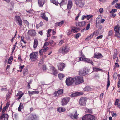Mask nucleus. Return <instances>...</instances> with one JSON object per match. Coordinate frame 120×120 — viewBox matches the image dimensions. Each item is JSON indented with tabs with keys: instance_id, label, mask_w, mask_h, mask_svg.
Here are the masks:
<instances>
[{
	"instance_id": "obj_1",
	"label": "nucleus",
	"mask_w": 120,
	"mask_h": 120,
	"mask_svg": "<svg viewBox=\"0 0 120 120\" xmlns=\"http://www.w3.org/2000/svg\"><path fill=\"white\" fill-rule=\"evenodd\" d=\"M74 83L75 85L79 84L83 82V80L82 77L80 76H76L73 78Z\"/></svg>"
},
{
	"instance_id": "obj_2",
	"label": "nucleus",
	"mask_w": 120,
	"mask_h": 120,
	"mask_svg": "<svg viewBox=\"0 0 120 120\" xmlns=\"http://www.w3.org/2000/svg\"><path fill=\"white\" fill-rule=\"evenodd\" d=\"M69 47L67 46L63 47L60 50V52L63 54H65L68 52L70 51Z\"/></svg>"
},
{
	"instance_id": "obj_3",
	"label": "nucleus",
	"mask_w": 120,
	"mask_h": 120,
	"mask_svg": "<svg viewBox=\"0 0 120 120\" xmlns=\"http://www.w3.org/2000/svg\"><path fill=\"white\" fill-rule=\"evenodd\" d=\"M95 119V116L90 114L85 115L82 118V120H94Z\"/></svg>"
},
{
	"instance_id": "obj_4",
	"label": "nucleus",
	"mask_w": 120,
	"mask_h": 120,
	"mask_svg": "<svg viewBox=\"0 0 120 120\" xmlns=\"http://www.w3.org/2000/svg\"><path fill=\"white\" fill-rule=\"evenodd\" d=\"M38 52H32L30 54V58L32 61H35L37 59L38 57Z\"/></svg>"
},
{
	"instance_id": "obj_5",
	"label": "nucleus",
	"mask_w": 120,
	"mask_h": 120,
	"mask_svg": "<svg viewBox=\"0 0 120 120\" xmlns=\"http://www.w3.org/2000/svg\"><path fill=\"white\" fill-rule=\"evenodd\" d=\"M39 116L35 114H30L28 119L27 120H38Z\"/></svg>"
},
{
	"instance_id": "obj_6",
	"label": "nucleus",
	"mask_w": 120,
	"mask_h": 120,
	"mask_svg": "<svg viewBox=\"0 0 120 120\" xmlns=\"http://www.w3.org/2000/svg\"><path fill=\"white\" fill-rule=\"evenodd\" d=\"M87 100L86 98L82 97L80 98L79 100V104L80 105L85 106L86 105V102Z\"/></svg>"
},
{
	"instance_id": "obj_7",
	"label": "nucleus",
	"mask_w": 120,
	"mask_h": 120,
	"mask_svg": "<svg viewBox=\"0 0 120 120\" xmlns=\"http://www.w3.org/2000/svg\"><path fill=\"white\" fill-rule=\"evenodd\" d=\"M66 83L68 86H70L72 85L74 82V80L73 78L69 77L67 78L66 80Z\"/></svg>"
},
{
	"instance_id": "obj_8",
	"label": "nucleus",
	"mask_w": 120,
	"mask_h": 120,
	"mask_svg": "<svg viewBox=\"0 0 120 120\" xmlns=\"http://www.w3.org/2000/svg\"><path fill=\"white\" fill-rule=\"evenodd\" d=\"M78 114H77V112L76 110H75L73 113L70 114L69 116L70 117L73 119H77L78 117Z\"/></svg>"
},
{
	"instance_id": "obj_9",
	"label": "nucleus",
	"mask_w": 120,
	"mask_h": 120,
	"mask_svg": "<svg viewBox=\"0 0 120 120\" xmlns=\"http://www.w3.org/2000/svg\"><path fill=\"white\" fill-rule=\"evenodd\" d=\"M15 18L16 22L19 26H21L22 24V21L20 16L17 15L15 16Z\"/></svg>"
},
{
	"instance_id": "obj_10",
	"label": "nucleus",
	"mask_w": 120,
	"mask_h": 120,
	"mask_svg": "<svg viewBox=\"0 0 120 120\" xmlns=\"http://www.w3.org/2000/svg\"><path fill=\"white\" fill-rule=\"evenodd\" d=\"M70 98L69 97H65L61 99V105L63 106L66 105L69 101Z\"/></svg>"
},
{
	"instance_id": "obj_11",
	"label": "nucleus",
	"mask_w": 120,
	"mask_h": 120,
	"mask_svg": "<svg viewBox=\"0 0 120 120\" xmlns=\"http://www.w3.org/2000/svg\"><path fill=\"white\" fill-rule=\"evenodd\" d=\"M63 89H60L57 91H55L53 95L55 97L58 96L62 94L63 93Z\"/></svg>"
},
{
	"instance_id": "obj_12",
	"label": "nucleus",
	"mask_w": 120,
	"mask_h": 120,
	"mask_svg": "<svg viewBox=\"0 0 120 120\" xmlns=\"http://www.w3.org/2000/svg\"><path fill=\"white\" fill-rule=\"evenodd\" d=\"M86 22L84 21L82 22H78L77 23H76V26H78L80 27H84L85 26Z\"/></svg>"
},
{
	"instance_id": "obj_13",
	"label": "nucleus",
	"mask_w": 120,
	"mask_h": 120,
	"mask_svg": "<svg viewBox=\"0 0 120 120\" xmlns=\"http://www.w3.org/2000/svg\"><path fill=\"white\" fill-rule=\"evenodd\" d=\"M57 66L59 70L62 71L65 67V64L63 63H60L58 64Z\"/></svg>"
},
{
	"instance_id": "obj_14",
	"label": "nucleus",
	"mask_w": 120,
	"mask_h": 120,
	"mask_svg": "<svg viewBox=\"0 0 120 120\" xmlns=\"http://www.w3.org/2000/svg\"><path fill=\"white\" fill-rule=\"evenodd\" d=\"M27 34L32 36H34L36 35V33L34 30H29L27 32Z\"/></svg>"
},
{
	"instance_id": "obj_15",
	"label": "nucleus",
	"mask_w": 120,
	"mask_h": 120,
	"mask_svg": "<svg viewBox=\"0 0 120 120\" xmlns=\"http://www.w3.org/2000/svg\"><path fill=\"white\" fill-rule=\"evenodd\" d=\"M93 57L95 58L98 59L102 58L103 56L100 53L96 52L94 53Z\"/></svg>"
},
{
	"instance_id": "obj_16",
	"label": "nucleus",
	"mask_w": 120,
	"mask_h": 120,
	"mask_svg": "<svg viewBox=\"0 0 120 120\" xmlns=\"http://www.w3.org/2000/svg\"><path fill=\"white\" fill-rule=\"evenodd\" d=\"M75 4L77 6H79L82 8L83 7L84 5V1L83 0H82L78 2L77 4L75 3Z\"/></svg>"
},
{
	"instance_id": "obj_17",
	"label": "nucleus",
	"mask_w": 120,
	"mask_h": 120,
	"mask_svg": "<svg viewBox=\"0 0 120 120\" xmlns=\"http://www.w3.org/2000/svg\"><path fill=\"white\" fill-rule=\"evenodd\" d=\"M8 115L7 114H3L0 116V120H8Z\"/></svg>"
},
{
	"instance_id": "obj_18",
	"label": "nucleus",
	"mask_w": 120,
	"mask_h": 120,
	"mask_svg": "<svg viewBox=\"0 0 120 120\" xmlns=\"http://www.w3.org/2000/svg\"><path fill=\"white\" fill-rule=\"evenodd\" d=\"M45 3V0H38V3L39 7H42Z\"/></svg>"
},
{
	"instance_id": "obj_19",
	"label": "nucleus",
	"mask_w": 120,
	"mask_h": 120,
	"mask_svg": "<svg viewBox=\"0 0 120 120\" xmlns=\"http://www.w3.org/2000/svg\"><path fill=\"white\" fill-rule=\"evenodd\" d=\"M72 6V2L71 0H69L68 1L67 5V9H71Z\"/></svg>"
},
{
	"instance_id": "obj_20",
	"label": "nucleus",
	"mask_w": 120,
	"mask_h": 120,
	"mask_svg": "<svg viewBox=\"0 0 120 120\" xmlns=\"http://www.w3.org/2000/svg\"><path fill=\"white\" fill-rule=\"evenodd\" d=\"M84 90L85 91H91L92 89L89 86H86L84 89Z\"/></svg>"
},
{
	"instance_id": "obj_21",
	"label": "nucleus",
	"mask_w": 120,
	"mask_h": 120,
	"mask_svg": "<svg viewBox=\"0 0 120 120\" xmlns=\"http://www.w3.org/2000/svg\"><path fill=\"white\" fill-rule=\"evenodd\" d=\"M41 16L42 19H44L46 21H48V18L46 17V15L45 14V13H42L41 15Z\"/></svg>"
},
{
	"instance_id": "obj_22",
	"label": "nucleus",
	"mask_w": 120,
	"mask_h": 120,
	"mask_svg": "<svg viewBox=\"0 0 120 120\" xmlns=\"http://www.w3.org/2000/svg\"><path fill=\"white\" fill-rule=\"evenodd\" d=\"M64 21L62 20L61 22H58L55 23V25L60 27L64 23Z\"/></svg>"
},
{
	"instance_id": "obj_23",
	"label": "nucleus",
	"mask_w": 120,
	"mask_h": 120,
	"mask_svg": "<svg viewBox=\"0 0 120 120\" xmlns=\"http://www.w3.org/2000/svg\"><path fill=\"white\" fill-rule=\"evenodd\" d=\"M38 44V41L37 39H35L34 40V49L36 48L37 47Z\"/></svg>"
},
{
	"instance_id": "obj_24",
	"label": "nucleus",
	"mask_w": 120,
	"mask_h": 120,
	"mask_svg": "<svg viewBox=\"0 0 120 120\" xmlns=\"http://www.w3.org/2000/svg\"><path fill=\"white\" fill-rule=\"evenodd\" d=\"M51 70L53 72V74L55 75L57 74V70L55 69V68L53 66H52L51 68Z\"/></svg>"
},
{
	"instance_id": "obj_25",
	"label": "nucleus",
	"mask_w": 120,
	"mask_h": 120,
	"mask_svg": "<svg viewBox=\"0 0 120 120\" xmlns=\"http://www.w3.org/2000/svg\"><path fill=\"white\" fill-rule=\"evenodd\" d=\"M84 69L85 70V72L83 73L84 75H86L88 74L89 73V72L90 71V69H88L86 67H85Z\"/></svg>"
},
{
	"instance_id": "obj_26",
	"label": "nucleus",
	"mask_w": 120,
	"mask_h": 120,
	"mask_svg": "<svg viewBox=\"0 0 120 120\" xmlns=\"http://www.w3.org/2000/svg\"><path fill=\"white\" fill-rule=\"evenodd\" d=\"M80 95V92H77L75 93L72 94L71 95V97H74Z\"/></svg>"
},
{
	"instance_id": "obj_27",
	"label": "nucleus",
	"mask_w": 120,
	"mask_h": 120,
	"mask_svg": "<svg viewBox=\"0 0 120 120\" xmlns=\"http://www.w3.org/2000/svg\"><path fill=\"white\" fill-rule=\"evenodd\" d=\"M120 27L119 25H117L114 27V30L116 32H119Z\"/></svg>"
},
{
	"instance_id": "obj_28",
	"label": "nucleus",
	"mask_w": 120,
	"mask_h": 120,
	"mask_svg": "<svg viewBox=\"0 0 120 120\" xmlns=\"http://www.w3.org/2000/svg\"><path fill=\"white\" fill-rule=\"evenodd\" d=\"M57 111L59 112H61L65 111V109L63 108L60 107L57 109Z\"/></svg>"
},
{
	"instance_id": "obj_29",
	"label": "nucleus",
	"mask_w": 120,
	"mask_h": 120,
	"mask_svg": "<svg viewBox=\"0 0 120 120\" xmlns=\"http://www.w3.org/2000/svg\"><path fill=\"white\" fill-rule=\"evenodd\" d=\"M94 32L93 33V34H91L86 39V40H90L93 37L94 35Z\"/></svg>"
},
{
	"instance_id": "obj_30",
	"label": "nucleus",
	"mask_w": 120,
	"mask_h": 120,
	"mask_svg": "<svg viewBox=\"0 0 120 120\" xmlns=\"http://www.w3.org/2000/svg\"><path fill=\"white\" fill-rule=\"evenodd\" d=\"M43 25V22H42L41 21L39 23L36 24V27L37 29H38L40 27L42 26Z\"/></svg>"
},
{
	"instance_id": "obj_31",
	"label": "nucleus",
	"mask_w": 120,
	"mask_h": 120,
	"mask_svg": "<svg viewBox=\"0 0 120 120\" xmlns=\"http://www.w3.org/2000/svg\"><path fill=\"white\" fill-rule=\"evenodd\" d=\"M28 93L30 94H37L39 93V91H32L30 92L28 91Z\"/></svg>"
},
{
	"instance_id": "obj_32",
	"label": "nucleus",
	"mask_w": 120,
	"mask_h": 120,
	"mask_svg": "<svg viewBox=\"0 0 120 120\" xmlns=\"http://www.w3.org/2000/svg\"><path fill=\"white\" fill-rule=\"evenodd\" d=\"M93 71H102V69L97 68L93 67Z\"/></svg>"
},
{
	"instance_id": "obj_33",
	"label": "nucleus",
	"mask_w": 120,
	"mask_h": 120,
	"mask_svg": "<svg viewBox=\"0 0 120 120\" xmlns=\"http://www.w3.org/2000/svg\"><path fill=\"white\" fill-rule=\"evenodd\" d=\"M85 112L87 113H92V111L91 109H88L86 108L85 109Z\"/></svg>"
},
{
	"instance_id": "obj_34",
	"label": "nucleus",
	"mask_w": 120,
	"mask_h": 120,
	"mask_svg": "<svg viewBox=\"0 0 120 120\" xmlns=\"http://www.w3.org/2000/svg\"><path fill=\"white\" fill-rule=\"evenodd\" d=\"M73 28H72L71 30V31L72 32H73L74 33H77L78 31L76 30H77V28L76 27H73Z\"/></svg>"
},
{
	"instance_id": "obj_35",
	"label": "nucleus",
	"mask_w": 120,
	"mask_h": 120,
	"mask_svg": "<svg viewBox=\"0 0 120 120\" xmlns=\"http://www.w3.org/2000/svg\"><path fill=\"white\" fill-rule=\"evenodd\" d=\"M23 108V106L22 104L21 103H20L18 108V111L19 112L21 111L22 108Z\"/></svg>"
},
{
	"instance_id": "obj_36",
	"label": "nucleus",
	"mask_w": 120,
	"mask_h": 120,
	"mask_svg": "<svg viewBox=\"0 0 120 120\" xmlns=\"http://www.w3.org/2000/svg\"><path fill=\"white\" fill-rule=\"evenodd\" d=\"M58 77L59 79H62L64 77V76L62 74H58Z\"/></svg>"
},
{
	"instance_id": "obj_37",
	"label": "nucleus",
	"mask_w": 120,
	"mask_h": 120,
	"mask_svg": "<svg viewBox=\"0 0 120 120\" xmlns=\"http://www.w3.org/2000/svg\"><path fill=\"white\" fill-rule=\"evenodd\" d=\"M84 69V68H83L82 70H81L79 71V74L80 75H84L83 74L85 72V71Z\"/></svg>"
},
{
	"instance_id": "obj_38",
	"label": "nucleus",
	"mask_w": 120,
	"mask_h": 120,
	"mask_svg": "<svg viewBox=\"0 0 120 120\" xmlns=\"http://www.w3.org/2000/svg\"><path fill=\"white\" fill-rule=\"evenodd\" d=\"M50 1L51 3L57 5H58L59 4V3L57 1L55 0H50Z\"/></svg>"
},
{
	"instance_id": "obj_39",
	"label": "nucleus",
	"mask_w": 120,
	"mask_h": 120,
	"mask_svg": "<svg viewBox=\"0 0 120 120\" xmlns=\"http://www.w3.org/2000/svg\"><path fill=\"white\" fill-rule=\"evenodd\" d=\"M23 72L24 75L25 76L28 73L27 69L26 68L23 71Z\"/></svg>"
},
{
	"instance_id": "obj_40",
	"label": "nucleus",
	"mask_w": 120,
	"mask_h": 120,
	"mask_svg": "<svg viewBox=\"0 0 120 120\" xmlns=\"http://www.w3.org/2000/svg\"><path fill=\"white\" fill-rule=\"evenodd\" d=\"M13 58L12 56H11L8 60V64H10L12 62Z\"/></svg>"
},
{
	"instance_id": "obj_41",
	"label": "nucleus",
	"mask_w": 120,
	"mask_h": 120,
	"mask_svg": "<svg viewBox=\"0 0 120 120\" xmlns=\"http://www.w3.org/2000/svg\"><path fill=\"white\" fill-rule=\"evenodd\" d=\"M44 57V58L43 57H42L41 59L40 60V62L39 63V64H41L43 62L45 58H46V56H45Z\"/></svg>"
},
{
	"instance_id": "obj_42",
	"label": "nucleus",
	"mask_w": 120,
	"mask_h": 120,
	"mask_svg": "<svg viewBox=\"0 0 120 120\" xmlns=\"http://www.w3.org/2000/svg\"><path fill=\"white\" fill-rule=\"evenodd\" d=\"M93 17V15H86L87 19L88 20H89L90 19H91Z\"/></svg>"
},
{
	"instance_id": "obj_43",
	"label": "nucleus",
	"mask_w": 120,
	"mask_h": 120,
	"mask_svg": "<svg viewBox=\"0 0 120 120\" xmlns=\"http://www.w3.org/2000/svg\"><path fill=\"white\" fill-rule=\"evenodd\" d=\"M115 36L117 37L118 38H120V34L119 32H116L115 34Z\"/></svg>"
},
{
	"instance_id": "obj_44",
	"label": "nucleus",
	"mask_w": 120,
	"mask_h": 120,
	"mask_svg": "<svg viewBox=\"0 0 120 120\" xmlns=\"http://www.w3.org/2000/svg\"><path fill=\"white\" fill-rule=\"evenodd\" d=\"M113 31L111 30L110 31L108 34V35L109 36H112L113 34Z\"/></svg>"
},
{
	"instance_id": "obj_45",
	"label": "nucleus",
	"mask_w": 120,
	"mask_h": 120,
	"mask_svg": "<svg viewBox=\"0 0 120 120\" xmlns=\"http://www.w3.org/2000/svg\"><path fill=\"white\" fill-rule=\"evenodd\" d=\"M117 9H113L110 12V13L113 14L115 12H116L117 11Z\"/></svg>"
},
{
	"instance_id": "obj_46",
	"label": "nucleus",
	"mask_w": 120,
	"mask_h": 120,
	"mask_svg": "<svg viewBox=\"0 0 120 120\" xmlns=\"http://www.w3.org/2000/svg\"><path fill=\"white\" fill-rule=\"evenodd\" d=\"M81 36V34L80 33H78L75 35L74 37L76 39L78 38L79 37Z\"/></svg>"
},
{
	"instance_id": "obj_47",
	"label": "nucleus",
	"mask_w": 120,
	"mask_h": 120,
	"mask_svg": "<svg viewBox=\"0 0 120 120\" xmlns=\"http://www.w3.org/2000/svg\"><path fill=\"white\" fill-rule=\"evenodd\" d=\"M117 77V73L115 72L113 75V78L114 79H116Z\"/></svg>"
},
{
	"instance_id": "obj_48",
	"label": "nucleus",
	"mask_w": 120,
	"mask_h": 120,
	"mask_svg": "<svg viewBox=\"0 0 120 120\" xmlns=\"http://www.w3.org/2000/svg\"><path fill=\"white\" fill-rule=\"evenodd\" d=\"M87 62L88 63H90L92 65H94V63L93 61H92V60H90V59H89V60H88Z\"/></svg>"
},
{
	"instance_id": "obj_49",
	"label": "nucleus",
	"mask_w": 120,
	"mask_h": 120,
	"mask_svg": "<svg viewBox=\"0 0 120 120\" xmlns=\"http://www.w3.org/2000/svg\"><path fill=\"white\" fill-rule=\"evenodd\" d=\"M89 59L83 57V58H82V61L87 62L88 61V60H89Z\"/></svg>"
},
{
	"instance_id": "obj_50",
	"label": "nucleus",
	"mask_w": 120,
	"mask_h": 120,
	"mask_svg": "<svg viewBox=\"0 0 120 120\" xmlns=\"http://www.w3.org/2000/svg\"><path fill=\"white\" fill-rule=\"evenodd\" d=\"M45 47H44V49H42V50L43 51V52H45L49 48L48 47H47L46 48H45Z\"/></svg>"
},
{
	"instance_id": "obj_51",
	"label": "nucleus",
	"mask_w": 120,
	"mask_h": 120,
	"mask_svg": "<svg viewBox=\"0 0 120 120\" xmlns=\"http://www.w3.org/2000/svg\"><path fill=\"white\" fill-rule=\"evenodd\" d=\"M54 42V41L53 40H50L49 41V42H48L50 44V45L51 46H52V45L53 44Z\"/></svg>"
},
{
	"instance_id": "obj_52",
	"label": "nucleus",
	"mask_w": 120,
	"mask_h": 120,
	"mask_svg": "<svg viewBox=\"0 0 120 120\" xmlns=\"http://www.w3.org/2000/svg\"><path fill=\"white\" fill-rule=\"evenodd\" d=\"M24 22L25 24L27 26H28L29 25V22L27 21V20H24Z\"/></svg>"
},
{
	"instance_id": "obj_53",
	"label": "nucleus",
	"mask_w": 120,
	"mask_h": 120,
	"mask_svg": "<svg viewBox=\"0 0 120 120\" xmlns=\"http://www.w3.org/2000/svg\"><path fill=\"white\" fill-rule=\"evenodd\" d=\"M64 43V41L63 40H61L60 41L58 44V45L60 46H61Z\"/></svg>"
},
{
	"instance_id": "obj_54",
	"label": "nucleus",
	"mask_w": 120,
	"mask_h": 120,
	"mask_svg": "<svg viewBox=\"0 0 120 120\" xmlns=\"http://www.w3.org/2000/svg\"><path fill=\"white\" fill-rule=\"evenodd\" d=\"M90 23L88 24L86 27V30H88L90 28Z\"/></svg>"
},
{
	"instance_id": "obj_55",
	"label": "nucleus",
	"mask_w": 120,
	"mask_h": 120,
	"mask_svg": "<svg viewBox=\"0 0 120 120\" xmlns=\"http://www.w3.org/2000/svg\"><path fill=\"white\" fill-rule=\"evenodd\" d=\"M49 44V43L48 42H45L44 45L43 47V48H44V47H45V46H48Z\"/></svg>"
},
{
	"instance_id": "obj_56",
	"label": "nucleus",
	"mask_w": 120,
	"mask_h": 120,
	"mask_svg": "<svg viewBox=\"0 0 120 120\" xmlns=\"http://www.w3.org/2000/svg\"><path fill=\"white\" fill-rule=\"evenodd\" d=\"M110 85V82L108 81L107 82V86L106 90H107L108 88L109 87Z\"/></svg>"
},
{
	"instance_id": "obj_57",
	"label": "nucleus",
	"mask_w": 120,
	"mask_h": 120,
	"mask_svg": "<svg viewBox=\"0 0 120 120\" xmlns=\"http://www.w3.org/2000/svg\"><path fill=\"white\" fill-rule=\"evenodd\" d=\"M72 32L71 30H68V32L67 33V35H69L71 34Z\"/></svg>"
},
{
	"instance_id": "obj_58",
	"label": "nucleus",
	"mask_w": 120,
	"mask_h": 120,
	"mask_svg": "<svg viewBox=\"0 0 120 120\" xmlns=\"http://www.w3.org/2000/svg\"><path fill=\"white\" fill-rule=\"evenodd\" d=\"M119 100L118 99H116V101L115 103V105H117L118 103Z\"/></svg>"
},
{
	"instance_id": "obj_59",
	"label": "nucleus",
	"mask_w": 120,
	"mask_h": 120,
	"mask_svg": "<svg viewBox=\"0 0 120 120\" xmlns=\"http://www.w3.org/2000/svg\"><path fill=\"white\" fill-rule=\"evenodd\" d=\"M7 109V108L4 107L3 108L2 110V112L3 113H4V112H5V111H6V109Z\"/></svg>"
},
{
	"instance_id": "obj_60",
	"label": "nucleus",
	"mask_w": 120,
	"mask_h": 120,
	"mask_svg": "<svg viewBox=\"0 0 120 120\" xmlns=\"http://www.w3.org/2000/svg\"><path fill=\"white\" fill-rule=\"evenodd\" d=\"M117 56V53L115 52H114V54L113 55V58L114 59H115Z\"/></svg>"
},
{
	"instance_id": "obj_61",
	"label": "nucleus",
	"mask_w": 120,
	"mask_h": 120,
	"mask_svg": "<svg viewBox=\"0 0 120 120\" xmlns=\"http://www.w3.org/2000/svg\"><path fill=\"white\" fill-rule=\"evenodd\" d=\"M43 51L42 49H41L39 51V53L40 55H42L43 54Z\"/></svg>"
},
{
	"instance_id": "obj_62",
	"label": "nucleus",
	"mask_w": 120,
	"mask_h": 120,
	"mask_svg": "<svg viewBox=\"0 0 120 120\" xmlns=\"http://www.w3.org/2000/svg\"><path fill=\"white\" fill-rule=\"evenodd\" d=\"M104 94L103 93H102L101 94L100 96V99H102L103 98V96Z\"/></svg>"
},
{
	"instance_id": "obj_63",
	"label": "nucleus",
	"mask_w": 120,
	"mask_h": 120,
	"mask_svg": "<svg viewBox=\"0 0 120 120\" xmlns=\"http://www.w3.org/2000/svg\"><path fill=\"white\" fill-rule=\"evenodd\" d=\"M43 70L44 71H46V65H44L43 67L42 68Z\"/></svg>"
},
{
	"instance_id": "obj_64",
	"label": "nucleus",
	"mask_w": 120,
	"mask_h": 120,
	"mask_svg": "<svg viewBox=\"0 0 120 120\" xmlns=\"http://www.w3.org/2000/svg\"><path fill=\"white\" fill-rule=\"evenodd\" d=\"M102 37L103 36L102 35L99 36L97 37L96 38L97 39H101L102 38Z\"/></svg>"
}]
</instances>
